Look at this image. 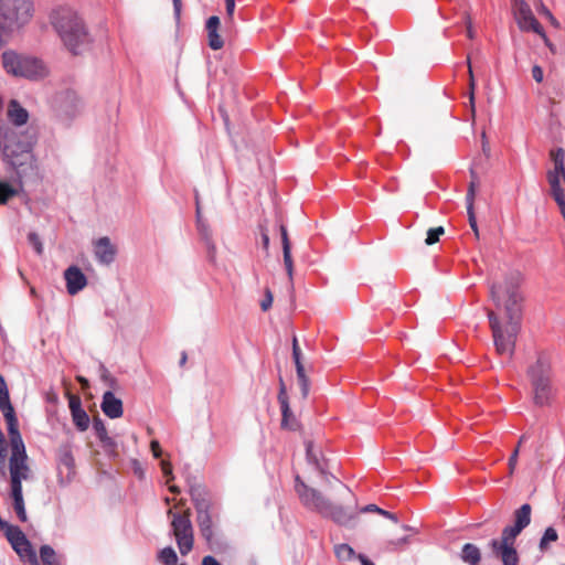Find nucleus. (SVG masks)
Listing matches in <instances>:
<instances>
[{
    "mask_svg": "<svg viewBox=\"0 0 565 565\" xmlns=\"http://www.w3.org/2000/svg\"><path fill=\"white\" fill-rule=\"evenodd\" d=\"M541 38L544 40V43H545V45L550 49V51H551L552 53H555V52H556L555 46H554V44H553V43H551V41L547 39L546 34L544 33V36H541Z\"/></svg>",
    "mask_w": 565,
    "mask_h": 565,
    "instance_id": "nucleus-62",
    "label": "nucleus"
},
{
    "mask_svg": "<svg viewBox=\"0 0 565 565\" xmlns=\"http://www.w3.org/2000/svg\"><path fill=\"white\" fill-rule=\"evenodd\" d=\"M531 511L532 508L527 503L519 508L514 512V525H516L521 530L525 529L531 522Z\"/></svg>",
    "mask_w": 565,
    "mask_h": 565,
    "instance_id": "nucleus-26",
    "label": "nucleus"
},
{
    "mask_svg": "<svg viewBox=\"0 0 565 565\" xmlns=\"http://www.w3.org/2000/svg\"><path fill=\"white\" fill-rule=\"evenodd\" d=\"M18 194V190L7 182L0 181V204H6Z\"/></svg>",
    "mask_w": 565,
    "mask_h": 565,
    "instance_id": "nucleus-33",
    "label": "nucleus"
},
{
    "mask_svg": "<svg viewBox=\"0 0 565 565\" xmlns=\"http://www.w3.org/2000/svg\"><path fill=\"white\" fill-rule=\"evenodd\" d=\"M281 415H282L281 426L286 427V428H294V426H295L294 423H290V419L294 420L291 411L289 409V412H287L286 417H285V413H281Z\"/></svg>",
    "mask_w": 565,
    "mask_h": 565,
    "instance_id": "nucleus-55",
    "label": "nucleus"
},
{
    "mask_svg": "<svg viewBox=\"0 0 565 565\" xmlns=\"http://www.w3.org/2000/svg\"><path fill=\"white\" fill-rule=\"evenodd\" d=\"M0 152L19 184L36 175V161L25 135L9 126L0 127Z\"/></svg>",
    "mask_w": 565,
    "mask_h": 565,
    "instance_id": "nucleus-2",
    "label": "nucleus"
},
{
    "mask_svg": "<svg viewBox=\"0 0 565 565\" xmlns=\"http://www.w3.org/2000/svg\"><path fill=\"white\" fill-rule=\"evenodd\" d=\"M531 384L552 382L551 360L545 353H540L526 371Z\"/></svg>",
    "mask_w": 565,
    "mask_h": 565,
    "instance_id": "nucleus-14",
    "label": "nucleus"
},
{
    "mask_svg": "<svg viewBox=\"0 0 565 565\" xmlns=\"http://www.w3.org/2000/svg\"><path fill=\"white\" fill-rule=\"evenodd\" d=\"M532 76L534 78V81L536 83H542L543 82V70L541 66L539 65H534L532 67Z\"/></svg>",
    "mask_w": 565,
    "mask_h": 565,
    "instance_id": "nucleus-52",
    "label": "nucleus"
},
{
    "mask_svg": "<svg viewBox=\"0 0 565 565\" xmlns=\"http://www.w3.org/2000/svg\"><path fill=\"white\" fill-rule=\"evenodd\" d=\"M278 401L280 403L281 413H285V415H286L287 412H289V403H288V396L286 393L285 384L282 382L280 383Z\"/></svg>",
    "mask_w": 565,
    "mask_h": 565,
    "instance_id": "nucleus-41",
    "label": "nucleus"
},
{
    "mask_svg": "<svg viewBox=\"0 0 565 565\" xmlns=\"http://www.w3.org/2000/svg\"><path fill=\"white\" fill-rule=\"evenodd\" d=\"M93 428L103 447L107 450L115 451L117 443L108 436L106 426L100 418H94Z\"/></svg>",
    "mask_w": 565,
    "mask_h": 565,
    "instance_id": "nucleus-24",
    "label": "nucleus"
},
{
    "mask_svg": "<svg viewBox=\"0 0 565 565\" xmlns=\"http://www.w3.org/2000/svg\"><path fill=\"white\" fill-rule=\"evenodd\" d=\"M292 359L295 363L301 362V350L296 335L292 339Z\"/></svg>",
    "mask_w": 565,
    "mask_h": 565,
    "instance_id": "nucleus-48",
    "label": "nucleus"
},
{
    "mask_svg": "<svg viewBox=\"0 0 565 565\" xmlns=\"http://www.w3.org/2000/svg\"><path fill=\"white\" fill-rule=\"evenodd\" d=\"M68 406H70V409H71V414L74 413V412L83 409L79 396H77V395H70Z\"/></svg>",
    "mask_w": 565,
    "mask_h": 565,
    "instance_id": "nucleus-47",
    "label": "nucleus"
},
{
    "mask_svg": "<svg viewBox=\"0 0 565 565\" xmlns=\"http://www.w3.org/2000/svg\"><path fill=\"white\" fill-rule=\"evenodd\" d=\"M226 15L228 20H233L235 10V0H225Z\"/></svg>",
    "mask_w": 565,
    "mask_h": 565,
    "instance_id": "nucleus-54",
    "label": "nucleus"
},
{
    "mask_svg": "<svg viewBox=\"0 0 565 565\" xmlns=\"http://www.w3.org/2000/svg\"><path fill=\"white\" fill-rule=\"evenodd\" d=\"M116 255V248L111 245L108 237H100L95 243V256L102 264H110L114 262Z\"/></svg>",
    "mask_w": 565,
    "mask_h": 565,
    "instance_id": "nucleus-21",
    "label": "nucleus"
},
{
    "mask_svg": "<svg viewBox=\"0 0 565 565\" xmlns=\"http://www.w3.org/2000/svg\"><path fill=\"white\" fill-rule=\"evenodd\" d=\"M355 557L359 559L361 565H375L366 555L358 554Z\"/></svg>",
    "mask_w": 565,
    "mask_h": 565,
    "instance_id": "nucleus-60",
    "label": "nucleus"
},
{
    "mask_svg": "<svg viewBox=\"0 0 565 565\" xmlns=\"http://www.w3.org/2000/svg\"><path fill=\"white\" fill-rule=\"evenodd\" d=\"M522 532L516 525L507 526L502 531L501 539L498 540L499 544L514 545L516 536Z\"/></svg>",
    "mask_w": 565,
    "mask_h": 565,
    "instance_id": "nucleus-29",
    "label": "nucleus"
},
{
    "mask_svg": "<svg viewBox=\"0 0 565 565\" xmlns=\"http://www.w3.org/2000/svg\"><path fill=\"white\" fill-rule=\"evenodd\" d=\"M64 279L66 281V289L71 296L78 294L87 285V278L77 266H70L64 271Z\"/></svg>",
    "mask_w": 565,
    "mask_h": 565,
    "instance_id": "nucleus-15",
    "label": "nucleus"
},
{
    "mask_svg": "<svg viewBox=\"0 0 565 565\" xmlns=\"http://www.w3.org/2000/svg\"><path fill=\"white\" fill-rule=\"evenodd\" d=\"M100 407L104 414L111 419L119 418L124 414L122 401L110 391L104 393Z\"/></svg>",
    "mask_w": 565,
    "mask_h": 565,
    "instance_id": "nucleus-18",
    "label": "nucleus"
},
{
    "mask_svg": "<svg viewBox=\"0 0 565 565\" xmlns=\"http://www.w3.org/2000/svg\"><path fill=\"white\" fill-rule=\"evenodd\" d=\"M6 536L12 548L22 559H26L32 565H38L36 553L19 526L8 525L6 529Z\"/></svg>",
    "mask_w": 565,
    "mask_h": 565,
    "instance_id": "nucleus-13",
    "label": "nucleus"
},
{
    "mask_svg": "<svg viewBox=\"0 0 565 565\" xmlns=\"http://www.w3.org/2000/svg\"><path fill=\"white\" fill-rule=\"evenodd\" d=\"M279 230H280L282 248L291 247V243H290L286 226L284 224H280Z\"/></svg>",
    "mask_w": 565,
    "mask_h": 565,
    "instance_id": "nucleus-50",
    "label": "nucleus"
},
{
    "mask_svg": "<svg viewBox=\"0 0 565 565\" xmlns=\"http://www.w3.org/2000/svg\"><path fill=\"white\" fill-rule=\"evenodd\" d=\"M467 212H468L469 225H470V227H475V225L477 224V220H476L473 207L467 206Z\"/></svg>",
    "mask_w": 565,
    "mask_h": 565,
    "instance_id": "nucleus-58",
    "label": "nucleus"
},
{
    "mask_svg": "<svg viewBox=\"0 0 565 565\" xmlns=\"http://www.w3.org/2000/svg\"><path fill=\"white\" fill-rule=\"evenodd\" d=\"M306 450L308 461L318 470L324 486L322 489L309 487L297 476L296 491L302 504L339 524L349 523L351 520L350 508L344 507L343 502L349 501L350 488L323 470L311 441H307Z\"/></svg>",
    "mask_w": 565,
    "mask_h": 565,
    "instance_id": "nucleus-1",
    "label": "nucleus"
},
{
    "mask_svg": "<svg viewBox=\"0 0 565 565\" xmlns=\"http://www.w3.org/2000/svg\"><path fill=\"white\" fill-rule=\"evenodd\" d=\"M74 425L78 430L85 431L89 426V417L84 409L72 413Z\"/></svg>",
    "mask_w": 565,
    "mask_h": 565,
    "instance_id": "nucleus-32",
    "label": "nucleus"
},
{
    "mask_svg": "<svg viewBox=\"0 0 565 565\" xmlns=\"http://www.w3.org/2000/svg\"><path fill=\"white\" fill-rule=\"evenodd\" d=\"M284 254V264L287 270V274L289 276V279L292 280V274H294V262L291 257V247L282 248Z\"/></svg>",
    "mask_w": 565,
    "mask_h": 565,
    "instance_id": "nucleus-37",
    "label": "nucleus"
},
{
    "mask_svg": "<svg viewBox=\"0 0 565 565\" xmlns=\"http://www.w3.org/2000/svg\"><path fill=\"white\" fill-rule=\"evenodd\" d=\"M8 434L11 446V455L9 458L10 495L18 519L21 522H26L28 515L23 499L22 481L31 480L33 478V471L29 465V457L19 431V424L8 427Z\"/></svg>",
    "mask_w": 565,
    "mask_h": 565,
    "instance_id": "nucleus-3",
    "label": "nucleus"
},
{
    "mask_svg": "<svg viewBox=\"0 0 565 565\" xmlns=\"http://www.w3.org/2000/svg\"><path fill=\"white\" fill-rule=\"evenodd\" d=\"M273 299H274V297H273L271 290L269 288H266L265 289V297H264V299L260 302V308H262L263 311H267L271 307Z\"/></svg>",
    "mask_w": 565,
    "mask_h": 565,
    "instance_id": "nucleus-46",
    "label": "nucleus"
},
{
    "mask_svg": "<svg viewBox=\"0 0 565 565\" xmlns=\"http://www.w3.org/2000/svg\"><path fill=\"white\" fill-rule=\"evenodd\" d=\"M172 2H173L175 18L179 19L180 14H181V9H182V1L181 0H172Z\"/></svg>",
    "mask_w": 565,
    "mask_h": 565,
    "instance_id": "nucleus-61",
    "label": "nucleus"
},
{
    "mask_svg": "<svg viewBox=\"0 0 565 565\" xmlns=\"http://www.w3.org/2000/svg\"><path fill=\"white\" fill-rule=\"evenodd\" d=\"M334 553L340 561H350L353 556V548L349 544H339L335 545Z\"/></svg>",
    "mask_w": 565,
    "mask_h": 565,
    "instance_id": "nucleus-35",
    "label": "nucleus"
},
{
    "mask_svg": "<svg viewBox=\"0 0 565 565\" xmlns=\"http://www.w3.org/2000/svg\"><path fill=\"white\" fill-rule=\"evenodd\" d=\"M150 449L154 458H159L162 455V449L158 440H151Z\"/></svg>",
    "mask_w": 565,
    "mask_h": 565,
    "instance_id": "nucleus-53",
    "label": "nucleus"
},
{
    "mask_svg": "<svg viewBox=\"0 0 565 565\" xmlns=\"http://www.w3.org/2000/svg\"><path fill=\"white\" fill-rule=\"evenodd\" d=\"M445 233V230L443 226H438L435 228H430L427 232V237L425 239V243L427 245H433L439 241V237Z\"/></svg>",
    "mask_w": 565,
    "mask_h": 565,
    "instance_id": "nucleus-38",
    "label": "nucleus"
},
{
    "mask_svg": "<svg viewBox=\"0 0 565 565\" xmlns=\"http://www.w3.org/2000/svg\"><path fill=\"white\" fill-rule=\"evenodd\" d=\"M552 159L554 161V170L552 172H563L565 171V152L562 148L553 150L551 152Z\"/></svg>",
    "mask_w": 565,
    "mask_h": 565,
    "instance_id": "nucleus-34",
    "label": "nucleus"
},
{
    "mask_svg": "<svg viewBox=\"0 0 565 565\" xmlns=\"http://www.w3.org/2000/svg\"><path fill=\"white\" fill-rule=\"evenodd\" d=\"M61 462L68 468H72L74 465L73 456L70 451H65L61 457Z\"/></svg>",
    "mask_w": 565,
    "mask_h": 565,
    "instance_id": "nucleus-57",
    "label": "nucleus"
},
{
    "mask_svg": "<svg viewBox=\"0 0 565 565\" xmlns=\"http://www.w3.org/2000/svg\"><path fill=\"white\" fill-rule=\"evenodd\" d=\"M51 23L64 46L78 54L89 43V34L84 21L68 8H60L51 14Z\"/></svg>",
    "mask_w": 565,
    "mask_h": 565,
    "instance_id": "nucleus-6",
    "label": "nucleus"
},
{
    "mask_svg": "<svg viewBox=\"0 0 565 565\" xmlns=\"http://www.w3.org/2000/svg\"><path fill=\"white\" fill-rule=\"evenodd\" d=\"M557 540H558V534H557L556 530L554 527L550 526L545 530V532L540 541L539 547L542 552H545L548 550L550 544L556 542Z\"/></svg>",
    "mask_w": 565,
    "mask_h": 565,
    "instance_id": "nucleus-30",
    "label": "nucleus"
},
{
    "mask_svg": "<svg viewBox=\"0 0 565 565\" xmlns=\"http://www.w3.org/2000/svg\"><path fill=\"white\" fill-rule=\"evenodd\" d=\"M547 178L553 198L557 203H562L565 201V171L548 172Z\"/></svg>",
    "mask_w": 565,
    "mask_h": 565,
    "instance_id": "nucleus-22",
    "label": "nucleus"
},
{
    "mask_svg": "<svg viewBox=\"0 0 565 565\" xmlns=\"http://www.w3.org/2000/svg\"><path fill=\"white\" fill-rule=\"evenodd\" d=\"M195 203H196L198 227H199L200 232L202 233V235H204V237L206 239H209L210 232H209L207 225L202 221V217H201V206H200V201H199L198 196L195 198Z\"/></svg>",
    "mask_w": 565,
    "mask_h": 565,
    "instance_id": "nucleus-39",
    "label": "nucleus"
},
{
    "mask_svg": "<svg viewBox=\"0 0 565 565\" xmlns=\"http://www.w3.org/2000/svg\"><path fill=\"white\" fill-rule=\"evenodd\" d=\"M488 318L497 353L512 358L522 319H507L492 312H488Z\"/></svg>",
    "mask_w": 565,
    "mask_h": 565,
    "instance_id": "nucleus-7",
    "label": "nucleus"
},
{
    "mask_svg": "<svg viewBox=\"0 0 565 565\" xmlns=\"http://www.w3.org/2000/svg\"><path fill=\"white\" fill-rule=\"evenodd\" d=\"M521 276L518 273L505 276L502 280L492 284L490 298L494 309L488 312L498 313L507 319H522L523 296L520 290Z\"/></svg>",
    "mask_w": 565,
    "mask_h": 565,
    "instance_id": "nucleus-5",
    "label": "nucleus"
},
{
    "mask_svg": "<svg viewBox=\"0 0 565 565\" xmlns=\"http://www.w3.org/2000/svg\"><path fill=\"white\" fill-rule=\"evenodd\" d=\"M8 118L15 126H23L28 122L29 113L15 99L8 105Z\"/></svg>",
    "mask_w": 565,
    "mask_h": 565,
    "instance_id": "nucleus-23",
    "label": "nucleus"
},
{
    "mask_svg": "<svg viewBox=\"0 0 565 565\" xmlns=\"http://www.w3.org/2000/svg\"><path fill=\"white\" fill-rule=\"evenodd\" d=\"M533 403L539 407L550 406L554 398L552 382L531 384Z\"/></svg>",
    "mask_w": 565,
    "mask_h": 565,
    "instance_id": "nucleus-17",
    "label": "nucleus"
},
{
    "mask_svg": "<svg viewBox=\"0 0 565 565\" xmlns=\"http://www.w3.org/2000/svg\"><path fill=\"white\" fill-rule=\"evenodd\" d=\"M160 466H161L162 473L166 477L173 479L171 462L169 460L163 459V460H161Z\"/></svg>",
    "mask_w": 565,
    "mask_h": 565,
    "instance_id": "nucleus-51",
    "label": "nucleus"
},
{
    "mask_svg": "<svg viewBox=\"0 0 565 565\" xmlns=\"http://www.w3.org/2000/svg\"><path fill=\"white\" fill-rule=\"evenodd\" d=\"M377 516H384L397 522V516L375 504L364 505L355 511V526L361 535H369L377 526Z\"/></svg>",
    "mask_w": 565,
    "mask_h": 565,
    "instance_id": "nucleus-11",
    "label": "nucleus"
},
{
    "mask_svg": "<svg viewBox=\"0 0 565 565\" xmlns=\"http://www.w3.org/2000/svg\"><path fill=\"white\" fill-rule=\"evenodd\" d=\"M469 88H470V93H469V104H470V108H471V113H472V116L475 117V114H476V108H475V86H476V83H475V77H473V73H472V68H471V65L469 64Z\"/></svg>",
    "mask_w": 565,
    "mask_h": 565,
    "instance_id": "nucleus-40",
    "label": "nucleus"
},
{
    "mask_svg": "<svg viewBox=\"0 0 565 565\" xmlns=\"http://www.w3.org/2000/svg\"><path fill=\"white\" fill-rule=\"evenodd\" d=\"M31 17L30 0H0V41H7L11 32L28 23Z\"/></svg>",
    "mask_w": 565,
    "mask_h": 565,
    "instance_id": "nucleus-8",
    "label": "nucleus"
},
{
    "mask_svg": "<svg viewBox=\"0 0 565 565\" xmlns=\"http://www.w3.org/2000/svg\"><path fill=\"white\" fill-rule=\"evenodd\" d=\"M7 460V440L4 434L0 429V467L4 466Z\"/></svg>",
    "mask_w": 565,
    "mask_h": 565,
    "instance_id": "nucleus-43",
    "label": "nucleus"
},
{
    "mask_svg": "<svg viewBox=\"0 0 565 565\" xmlns=\"http://www.w3.org/2000/svg\"><path fill=\"white\" fill-rule=\"evenodd\" d=\"M463 15H465V24H466L467 36L470 40H473L476 38V32H475V29H473L471 15H470L469 12H466Z\"/></svg>",
    "mask_w": 565,
    "mask_h": 565,
    "instance_id": "nucleus-45",
    "label": "nucleus"
},
{
    "mask_svg": "<svg viewBox=\"0 0 565 565\" xmlns=\"http://www.w3.org/2000/svg\"><path fill=\"white\" fill-rule=\"evenodd\" d=\"M298 383L300 385L301 394L306 398L309 394L310 390V380L306 374L305 366L302 362L295 363Z\"/></svg>",
    "mask_w": 565,
    "mask_h": 565,
    "instance_id": "nucleus-27",
    "label": "nucleus"
},
{
    "mask_svg": "<svg viewBox=\"0 0 565 565\" xmlns=\"http://www.w3.org/2000/svg\"><path fill=\"white\" fill-rule=\"evenodd\" d=\"M158 559L163 565H177V563H178V555H177L175 551L172 547L168 546V547L162 548L159 552Z\"/></svg>",
    "mask_w": 565,
    "mask_h": 565,
    "instance_id": "nucleus-31",
    "label": "nucleus"
},
{
    "mask_svg": "<svg viewBox=\"0 0 565 565\" xmlns=\"http://www.w3.org/2000/svg\"><path fill=\"white\" fill-rule=\"evenodd\" d=\"M28 239H29L30 244L33 246V248L35 249V252L39 255H42V253H43V245H42V242H41L39 235L35 234V233H30L29 236H28Z\"/></svg>",
    "mask_w": 565,
    "mask_h": 565,
    "instance_id": "nucleus-42",
    "label": "nucleus"
},
{
    "mask_svg": "<svg viewBox=\"0 0 565 565\" xmlns=\"http://www.w3.org/2000/svg\"><path fill=\"white\" fill-rule=\"evenodd\" d=\"M408 543V537L407 536H404V537H401L396 541V544L397 545H404V544H407Z\"/></svg>",
    "mask_w": 565,
    "mask_h": 565,
    "instance_id": "nucleus-64",
    "label": "nucleus"
},
{
    "mask_svg": "<svg viewBox=\"0 0 565 565\" xmlns=\"http://www.w3.org/2000/svg\"><path fill=\"white\" fill-rule=\"evenodd\" d=\"M523 440H524V436H522L520 438L516 447L514 448L512 455L509 458V462H508L509 476H513V473L515 471V468H516V465H518V459H519V454H520V447H521V444H522Z\"/></svg>",
    "mask_w": 565,
    "mask_h": 565,
    "instance_id": "nucleus-36",
    "label": "nucleus"
},
{
    "mask_svg": "<svg viewBox=\"0 0 565 565\" xmlns=\"http://www.w3.org/2000/svg\"><path fill=\"white\" fill-rule=\"evenodd\" d=\"M202 565H222L214 556L207 555L202 559Z\"/></svg>",
    "mask_w": 565,
    "mask_h": 565,
    "instance_id": "nucleus-59",
    "label": "nucleus"
},
{
    "mask_svg": "<svg viewBox=\"0 0 565 565\" xmlns=\"http://www.w3.org/2000/svg\"><path fill=\"white\" fill-rule=\"evenodd\" d=\"M460 558L466 564L479 565L481 559L480 548L475 544L467 543L462 546Z\"/></svg>",
    "mask_w": 565,
    "mask_h": 565,
    "instance_id": "nucleus-25",
    "label": "nucleus"
},
{
    "mask_svg": "<svg viewBox=\"0 0 565 565\" xmlns=\"http://www.w3.org/2000/svg\"><path fill=\"white\" fill-rule=\"evenodd\" d=\"M512 14L521 31H533L544 36V30L525 0H512Z\"/></svg>",
    "mask_w": 565,
    "mask_h": 565,
    "instance_id": "nucleus-12",
    "label": "nucleus"
},
{
    "mask_svg": "<svg viewBox=\"0 0 565 565\" xmlns=\"http://www.w3.org/2000/svg\"><path fill=\"white\" fill-rule=\"evenodd\" d=\"M168 516L171 518L172 533L175 539L179 551L182 555H188L194 545V530L191 522V510L188 508L182 513H175L168 510Z\"/></svg>",
    "mask_w": 565,
    "mask_h": 565,
    "instance_id": "nucleus-10",
    "label": "nucleus"
},
{
    "mask_svg": "<svg viewBox=\"0 0 565 565\" xmlns=\"http://www.w3.org/2000/svg\"><path fill=\"white\" fill-rule=\"evenodd\" d=\"M76 380L79 382L83 388L88 387V380L83 376H77Z\"/></svg>",
    "mask_w": 565,
    "mask_h": 565,
    "instance_id": "nucleus-63",
    "label": "nucleus"
},
{
    "mask_svg": "<svg viewBox=\"0 0 565 565\" xmlns=\"http://www.w3.org/2000/svg\"><path fill=\"white\" fill-rule=\"evenodd\" d=\"M262 244L263 248L267 252L269 248V236L266 227L260 226Z\"/></svg>",
    "mask_w": 565,
    "mask_h": 565,
    "instance_id": "nucleus-56",
    "label": "nucleus"
},
{
    "mask_svg": "<svg viewBox=\"0 0 565 565\" xmlns=\"http://www.w3.org/2000/svg\"><path fill=\"white\" fill-rule=\"evenodd\" d=\"M40 558L42 565H60L56 553L50 545L41 546Z\"/></svg>",
    "mask_w": 565,
    "mask_h": 565,
    "instance_id": "nucleus-28",
    "label": "nucleus"
},
{
    "mask_svg": "<svg viewBox=\"0 0 565 565\" xmlns=\"http://www.w3.org/2000/svg\"><path fill=\"white\" fill-rule=\"evenodd\" d=\"M0 409L6 418L8 427L15 426L18 424L14 408L10 402L7 384L2 375H0Z\"/></svg>",
    "mask_w": 565,
    "mask_h": 565,
    "instance_id": "nucleus-16",
    "label": "nucleus"
},
{
    "mask_svg": "<svg viewBox=\"0 0 565 565\" xmlns=\"http://www.w3.org/2000/svg\"><path fill=\"white\" fill-rule=\"evenodd\" d=\"M490 547L494 555L501 557L503 565H518L519 557L514 545L499 544L498 540H492Z\"/></svg>",
    "mask_w": 565,
    "mask_h": 565,
    "instance_id": "nucleus-20",
    "label": "nucleus"
},
{
    "mask_svg": "<svg viewBox=\"0 0 565 565\" xmlns=\"http://www.w3.org/2000/svg\"><path fill=\"white\" fill-rule=\"evenodd\" d=\"M2 65L7 73L29 79L44 78L49 71L36 57L18 54L13 51L2 53Z\"/></svg>",
    "mask_w": 565,
    "mask_h": 565,
    "instance_id": "nucleus-9",
    "label": "nucleus"
},
{
    "mask_svg": "<svg viewBox=\"0 0 565 565\" xmlns=\"http://www.w3.org/2000/svg\"><path fill=\"white\" fill-rule=\"evenodd\" d=\"M221 20L217 15H212L207 19L205 29L207 32V44L214 50H221L224 46V41L218 33Z\"/></svg>",
    "mask_w": 565,
    "mask_h": 565,
    "instance_id": "nucleus-19",
    "label": "nucleus"
},
{
    "mask_svg": "<svg viewBox=\"0 0 565 565\" xmlns=\"http://www.w3.org/2000/svg\"><path fill=\"white\" fill-rule=\"evenodd\" d=\"M476 191H477V183L475 181H471L468 186L467 196H466L467 206L473 207Z\"/></svg>",
    "mask_w": 565,
    "mask_h": 565,
    "instance_id": "nucleus-44",
    "label": "nucleus"
},
{
    "mask_svg": "<svg viewBox=\"0 0 565 565\" xmlns=\"http://www.w3.org/2000/svg\"><path fill=\"white\" fill-rule=\"evenodd\" d=\"M190 495L196 511V523L201 536L204 539L207 548L215 552H224L227 544L222 532L213 521L211 514V500L206 489L202 484H192Z\"/></svg>",
    "mask_w": 565,
    "mask_h": 565,
    "instance_id": "nucleus-4",
    "label": "nucleus"
},
{
    "mask_svg": "<svg viewBox=\"0 0 565 565\" xmlns=\"http://www.w3.org/2000/svg\"><path fill=\"white\" fill-rule=\"evenodd\" d=\"M537 10L540 13H542L544 17H546L552 24L557 25V21L553 17L552 12L544 6L543 2H540L537 6Z\"/></svg>",
    "mask_w": 565,
    "mask_h": 565,
    "instance_id": "nucleus-49",
    "label": "nucleus"
}]
</instances>
